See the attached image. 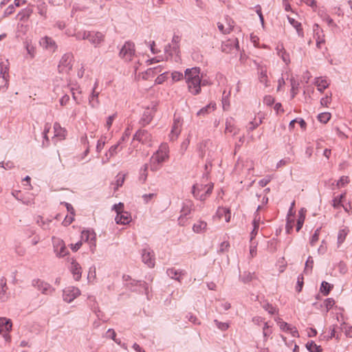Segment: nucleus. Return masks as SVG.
<instances>
[{"label":"nucleus","mask_w":352,"mask_h":352,"mask_svg":"<svg viewBox=\"0 0 352 352\" xmlns=\"http://www.w3.org/2000/svg\"><path fill=\"white\" fill-rule=\"evenodd\" d=\"M166 75H167L166 72H164V73L161 74L155 79V83L158 84V85L162 84L167 78Z\"/></svg>","instance_id":"62"},{"label":"nucleus","mask_w":352,"mask_h":352,"mask_svg":"<svg viewBox=\"0 0 352 352\" xmlns=\"http://www.w3.org/2000/svg\"><path fill=\"white\" fill-rule=\"evenodd\" d=\"M38 13L44 18H47V6L43 0H36Z\"/></svg>","instance_id":"26"},{"label":"nucleus","mask_w":352,"mask_h":352,"mask_svg":"<svg viewBox=\"0 0 352 352\" xmlns=\"http://www.w3.org/2000/svg\"><path fill=\"white\" fill-rule=\"evenodd\" d=\"M239 48V41L237 38L229 39L223 42L221 45V50L225 53H230L233 50L236 51Z\"/></svg>","instance_id":"16"},{"label":"nucleus","mask_w":352,"mask_h":352,"mask_svg":"<svg viewBox=\"0 0 352 352\" xmlns=\"http://www.w3.org/2000/svg\"><path fill=\"white\" fill-rule=\"evenodd\" d=\"M12 322L10 319L0 318V334H2L6 341L10 340L8 332L12 329Z\"/></svg>","instance_id":"9"},{"label":"nucleus","mask_w":352,"mask_h":352,"mask_svg":"<svg viewBox=\"0 0 352 352\" xmlns=\"http://www.w3.org/2000/svg\"><path fill=\"white\" fill-rule=\"evenodd\" d=\"M112 209L117 213L115 218L116 223L125 225L131 221V214L124 210V204L120 202L118 204H114Z\"/></svg>","instance_id":"1"},{"label":"nucleus","mask_w":352,"mask_h":352,"mask_svg":"<svg viewBox=\"0 0 352 352\" xmlns=\"http://www.w3.org/2000/svg\"><path fill=\"white\" fill-rule=\"evenodd\" d=\"M216 109V103L211 102L208 104H207L206 107L201 108L197 113V116H205L207 114L211 113L212 111H214Z\"/></svg>","instance_id":"24"},{"label":"nucleus","mask_w":352,"mask_h":352,"mask_svg":"<svg viewBox=\"0 0 352 352\" xmlns=\"http://www.w3.org/2000/svg\"><path fill=\"white\" fill-rule=\"evenodd\" d=\"M135 54V44L131 41H126L119 52L120 58L126 62L131 61Z\"/></svg>","instance_id":"2"},{"label":"nucleus","mask_w":352,"mask_h":352,"mask_svg":"<svg viewBox=\"0 0 352 352\" xmlns=\"http://www.w3.org/2000/svg\"><path fill=\"white\" fill-rule=\"evenodd\" d=\"M347 234H348V230L346 229H342L339 231L338 234V246H340L344 241Z\"/></svg>","instance_id":"46"},{"label":"nucleus","mask_w":352,"mask_h":352,"mask_svg":"<svg viewBox=\"0 0 352 352\" xmlns=\"http://www.w3.org/2000/svg\"><path fill=\"white\" fill-rule=\"evenodd\" d=\"M8 60L0 62V75L6 79V74L8 72Z\"/></svg>","instance_id":"42"},{"label":"nucleus","mask_w":352,"mask_h":352,"mask_svg":"<svg viewBox=\"0 0 352 352\" xmlns=\"http://www.w3.org/2000/svg\"><path fill=\"white\" fill-rule=\"evenodd\" d=\"M40 44L43 47H45L47 50H50L54 51V50L56 48L55 41L52 38L48 37V36H45V37L41 38V40L40 41Z\"/></svg>","instance_id":"23"},{"label":"nucleus","mask_w":352,"mask_h":352,"mask_svg":"<svg viewBox=\"0 0 352 352\" xmlns=\"http://www.w3.org/2000/svg\"><path fill=\"white\" fill-rule=\"evenodd\" d=\"M262 307L270 314H274L276 312V309L272 305L266 302L262 305Z\"/></svg>","instance_id":"50"},{"label":"nucleus","mask_w":352,"mask_h":352,"mask_svg":"<svg viewBox=\"0 0 352 352\" xmlns=\"http://www.w3.org/2000/svg\"><path fill=\"white\" fill-rule=\"evenodd\" d=\"M306 348L309 352H322L320 346L317 345L314 341H309L306 344Z\"/></svg>","instance_id":"38"},{"label":"nucleus","mask_w":352,"mask_h":352,"mask_svg":"<svg viewBox=\"0 0 352 352\" xmlns=\"http://www.w3.org/2000/svg\"><path fill=\"white\" fill-rule=\"evenodd\" d=\"M156 104L152 103L151 106L148 107L144 111L142 118L140 120V124L143 126L148 124L152 120L155 113L156 112Z\"/></svg>","instance_id":"6"},{"label":"nucleus","mask_w":352,"mask_h":352,"mask_svg":"<svg viewBox=\"0 0 352 352\" xmlns=\"http://www.w3.org/2000/svg\"><path fill=\"white\" fill-rule=\"evenodd\" d=\"M331 118V113L328 112H324L318 114V119L322 123H327Z\"/></svg>","instance_id":"47"},{"label":"nucleus","mask_w":352,"mask_h":352,"mask_svg":"<svg viewBox=\"0 0 352 352\" xmlns=\"http://www.w3.org/2000/svg\"><path fill=\"white\" fill-rule=\"evenodd\" d=\"M32 286L41 291L44 294H51L54 289L51 285L40 279L32 280Z\"/></svg>","instance_id":"11"},{"label":"nucleus","mask_w":352,"mask_h":352,"mask_svg":"<svg viewBox=\"0 0 352 352\" xmlns=\"http://www.w3.org/2000/svg\"><path fill=\"white\" fill-rule=\"evenodd\" d=\"M96 87H97V82L95 83L94 87L93 88V90H92L91 95L90 96V97L89 98V104L94 108L97 107L99 104V101H98V98L99 93L96 91Z\"/></svg>","instance_id":"27"},{"label":"nucleus","mask_w":352,"mask_h":352,"mask_svg":"<svg viewBox=\"0 0 352 352\" xmlns=\"http://www.w3.org/2000/svg\"><path fill=\"white\" fill-rule=\"evenodd\" d=\"M288 21L289 23L296 30L298 35L300 37H303L304 32L301 28V23L289 16H288Z\"/></svg>","instance_id":"29"},{"label":"nucleus","mask_w":352,"mask_h":352,"mask_svg":"<svg viewBox=\"0 0 352 352\" xmlns=\"http://www.w3.org/2000/svg\"><path fill=\"white\" fill-rule=\"evenodd\" d=\"M333 287V286L330 283L326 281H322L321 283L320 291L324 296H327L330 293Z\"/></svg>","instance_id":"36"},{"label":"nucleus","mask_w":352,"mask_h":352,"mask_svg":"<svg viewBox=\"0 0 352 352\" xmlns=\"http://www.w3.org/2000/svg\"><path fill=\"white\" fill-rule=\"evenodd\" d=\"M225 132L233 133V135H235L236 134L238 133L239 129H237L236 127L234 126V124L232 123V120H227V121L226 122Z\"/></svg>","instance_id":"33"},{"label":"nucleus","mask_w":352,"mask_h":352,"mask_svg":"<svg viewBox=\"0 0 352 352\" xmlns=\"http://www.w3.org/2000/svg\"><path fill=\"white\" fill-rule=\"evenodd\" d=\"M163 162H158L157 160H155L153 159V156H152L150 159V168L152 171H157L158 170L160 167H161V164H162Z\"/></svg>","instance_id":"45"},{"label":"nucleus","mask_w":352,"mask_h":352,"mask_svg":"<svg viewBox=\"0 0 352 352\" xmlns=\"http://www.w3.org/2000/svg\"><path fill=\"white\" fill-rule=\"evenodd\" d=\"M52 244L54 247V251L58 257H64L68 254L69 252L66 248L64 241L56 237H52Z\"/></svg>","instance_id":"4"},{"label":"nucleus","mask_w":352,"mask_h":352,"mask_svg":"<svg viewBox=\"0 0 352 352\" xmlns=\"http://www.w3.org/2000/svg\"><path fill=\"white\" fill-rule=\"evenodd\" d=\"M214 322L216 324L218 329L221 331H226L229 328V324L226 322H219L217 320H214Z\"/></svg>","instance_id":"57"},{"label":"nucleus","mask_w":352,"mask_h":352,"mask_svg":"<svg viewBox=\"0 0 352 352\" xmlns=\"http://www.w3.org/2000/svg\"><path fill=\"white\" fill-rule=\"evenodd\" d=\"M207 185L204 184H194L192 189V193L193 196L201 201H204L206 199V195H204L202 192L205 190Z\"/></svg>","instance_id":"19"},{"label":"nucleus","mask_w":352,"mask_h":352,"mask_svg":"<svg viewBox=\"0 0 352 352\" xmlns=\"http://www.w3.org/2000/svg\"><path fill=\"white\" fill-rule=\"evenodd\" d=\"M298 85H299L298 83H296L295 81H293L292 80V90H291V92H292V98H294L296 96V95L297 94L298 89Z\"/></svg>","instance_id":"60"},{"label":"nucleus","mask_w":352,"mask_h":352,"mask_svg":"<svg viewBox=\"0 0 352 352\" xmlns=\"http://www.w3.org/2000/svg\"><path fill=\"white\" fill-rule=\"evenodd\" d=\"M217 216L221 219L225 217L226 222H229L231 218L230 210L227 208L219 207L216 213Z\"/></svg>","instance_id":"25"},{"label":"nucleus","mask_w":352,"mask_h":352,"mask_svg":"<svg viewBox=\"0 0 352 352\" xmlns=\"http://www.w3.org/2000/svg\"><path fill=\"white\" fill-rule=\"evenodd\" d=\"M206 227H207L206 222H205L204 221H199L197 223L194 224V226L192 227V230L195 232L200 233L202 231L205 230L206 229Z\"/></svg>","instance_id":"39"},{"label":"nucleus","mask_w":352,"mask_h":352,"mask_svg":"<svg viewBox=\"0 0 352 352\" xmlns=\"http://www.w3.org/2000/svg\"><path fill=\"white\" fill-rule=\"evenodd\" d=\"M324 306L326 308V311L327 312L329 311L331 309L333 308V307L335 305V300L333 298H327L324 300Z\"/></svg>","instance_id":"51"},{"label":"nucleus","mask_w":352,"mask_h":352,"mask_svg":"<svg viewBox=\"0 0 352 352\" xmlns=\"http://www.w3.org/2000/svg\"><path fill=\"white\" fill-rule=\"evenodd\" d=\"M172 79L173 81H179L184 77L182 73L179 72H174L171 74Z\"/></svg>","instance_id":"61"},{"label":"nucleus","mask_w":352,"mask_h":352,"mask_svg":"<svg viewBox=\"0 0 352 352\" xmlns=\"http://www.w3.org/2000/svg\"><path fill=\"white\" fill-rule=\"evenodd\" d=\"M315 85H316L318 90L320 92L323 91L329 85L325 79L318 78L316 79Z\"/></svg>","instance_id":"37"},{"label":"nucleus","mask_w":352,"mask_h":352,"mask_svg":"<svg viewBox=\"0 0 352 352\" xmlns=\"http://www.w3.org/2000/svg\"><path fill=\"white\" fill-rule=\"evenodd\" d=\"M142 261L148 265L149 267H153L155 265V258L153 250L146 248L142 251Z\"/></svg>","instance_id":"10"},{"label":"nucleus","mask_w":352,"mask_h":352,"mask_svg":"<svg viewBox=\"0 0 352 352\" xmlns=\"http://www.w3.org/2000/svg\"><path fill=\"white\" fill-rule=\"evenodd\" d=\"M8 289V287L6 285V280L4 278L0 279V299L2 300H5L6 298V291Z\"/></svg>","instance_id":"34"},{"label":"nucleus","mask_w":352,"mask_h":352,"mask_svg":"<svg viewBox=\"0 0 352 352\" xmlns=\"http://www.w3.org/2000/svg\"><path fill=\"white\" fill-rule=\"evenodd\" d=\"M186 318L188 319V321H190V322H192L195 324H201L199 319L191 313H188L186 316Z\"/></svg>","instance_id":"55"},{"label":"nucleus","mask_w":352,"mask_h":352,"mask_svg":"<svg viewBox=\"0 0 352 352\" xmlns=\"http://www.w3.org/2000/svg\"><path fill=\"white\" fill-rule=\"evenodd\" d=\"M261 208V206H258L256 212L254 213V218L252 222L253 224V230L251 232V238L250 241H252L253 239L256 236L259 228V223L261 221V217L258 214V210Z\"/></svg>","instance_id":"21"},{"label":"nucleus","mask_w":352,"mask_h":352,"mask_svg":"<svg viewBox=\"0 0 352 352\" xmlns=\"http://www.w3.org/2000/svg\"><path fill=\"white\" fill-rule=\"evenodd\" d=\"M167 275L173 279L180 281V277L184 274L183 271H178L175 268H168L166 270Z\"/></svg>","instance_id":"28"},{"label":"nucleus","mask_w":352,"mask_h":352,"mask_svg":"<svg viewBox=\"0 0 352 352\" xmlns=\"http://www.w3.org/2000/svg\"><path fill=\"white\" fill-rule=\"evenodd\" d=\"M81 238L82 240H84L85 241H95L96 234L93 231L84 230L82 232Z\"/></svg>","instance_id":"35"},{"label":"nucleus","mask_w":352,"mask_h":352,"mask_svg":"<svg viewBox=\"0 0 352 352\" xmlns=\"http://www.w3.org/2000/svg\"><path fill=\"white\" fill-rule=\"evenodd\" d=\"M345 197V194H341L338 197H335L332 200L333 204L332 206L335 208H338L341 206V202L342 201V199Z\"/></svg>","instance_id":"49"},{"label":"nucleus","mask_w":352,"mask_h":352,"mask_svg":"<svg viewBox=\"0 0 352 352\" xmlns=\"http://www.w3.org/2000/svg\"><path fill=\"white\" fill-rule=\"evenodd\" d=\"M133 140H136L142 144L151 145V135L146 130L140 129L134 135Z\"/></svg>","instance_id":"13"},{"label":"nucleus","mask_w":352,"mask_h":352,"mask_svg":"<svg viewBox=\"0 0 352 352\" xmlns=\"http://www.w3.org/2000/svg\"><path fill=\"white\" fill-rule=\"evenodd\" d=\"M148 164H144V166L140 168L139 179L142 183H144L146 182V179H147V176H148L147 170H148Z\"/></svg>","instance_id":"40"},{"label":"nucleus","mask_w":352,"mask_h":352,"mask_svg":"<svg viewBox=\"0 0 352 352\" xmlns=\"http://www.w3.org/2000/svg\"><path fill=\"white\" fill-rule=\"evenodd\" d=\"M76 36V39L78 40H85V39H87L88 40V38H89V32H86V31H84V32H78V33H76L75 34Z\"/></svg>","instance_id":"58"},{"label":"nucleus","mask_w":352,"mask_h":352,"mask_svg":"<svg viewBox=\"0 0 352 352\" xmlns=\"http://www.w3.org/2000/svg\"><path fill=\"white\" fill-rule=\"evenodd\" d=\"M259 80L261 83L264 84L266 87L267 85V76L266 70H261L259 74Z\"/></svg>","instance_id":"53"},{"label":"nucleus","mask_w":352,"mask_h":352,"mask_svg":"<svg viewBox=\"0 0 352 352\" xmlns=\"http://www.w3.org/2000/svg\"><path fill=\"white\" fill-rule=\"evenodd\" d=\"M276 50H277V54L278 56H279L280 57H281V58L283 59V60L286 63V64H288L289 62H290V60H289V54L287 53V52L285 51V50L284 49V47L283 46H281V47L280 48L279 46H278L276 47Z\"/></svg>","instance_id":"32"},{"label":"nucleus","mask_w":352,"mask_h":352,"mask_svg":"<svg viewBox=\"0 0 352 352\" xmlns=\"http://www.w3.org/2000/svg\"><path fill=\"white\" fill-rule=\"evenodd\" d=\"M89 42L95 47H99L104 40V35L100 32H89Z\"/></svg>","instance_id":"15"},{"label":"nucleus","mask_w":352,"mask_h":352,"mask_svg":"<svg viewBox=\"0 0 352 352\" xmlns=\"http://www.w3.org/2000/svg\"><path fill=\"white\" fill-rule=\"evenodd\" d=\"M73 55L71 53L65 54L59 63L58 68L62 72H68L72 67Z\"/></svg>","instance_id":"7"},{"label":"nucleus","mask_w":352,"mask_h":352,"mask_svg":"<svg viewBox=\"0 0 352 352\" xmlns=\"http://www.w3.org/2000/svg\"><path fill=\"white\" fill-rule=\"evenodd\" d=\"M349 182L348 177L342 176L337 182V186L338 188L343 187L346 184Z\"/></svg>","instance_id":"63"},{"label":"nucleus","mask_w":352,"mask_h":352,"mask_svg":"<svg viewBox=\"0 0 352 352\" xmlns=\"http://www.w3.org/2000/svg\"><path fill=\"white\" fill-rule=\"evenodd\" d=\"M74 216H73V214L67 215L65 217L64 221H63V224L65 226H67L70 225L74 221Z\"/></svg>","instance_id":"64"},{"label":"nucleus","mask_w":352,"mask_h":352,"mask_svg":"<svg viewBox=\"0 0 352 352\" xmlns=\"http://www.w3.org/2000/svg\"><path fill=\"white\" fill-rule=\"evenodd\" d=\"M54 137L59 138L60 139H63L65 135V130L63 129L59 123L55 122L54 124Z\"/></svg>","instance_id":"31"},{"label":"nucleus","mask_w":352,"mask_h":352,"mask_svg":"<svg viewBox=\"0 0 352 352\" xmlns=\"http://www.w3.org/2000/svg\"><path fill=\"white\" fill-rule=\"evenodd\" d=\"M80 294V291L78 287L69 286L63 291V300L67 302H72Z\"/></svg>","instance_id":"5"},{"label":"nucleus","mask_w":352,"mask_h":352,"mask_svg":"<svg viewBox=\"0 0 352 352\" xmlns=\"http://www.w3.org/2000/svg\"><path fill=\"white\" fill-rule=\"evenodd\" d=\"M122 147L120 146V141H118L117 144L111 146L109 151L105 153V157H104L102 160V163L103 164L107 163L110 158L113 157L116 155L118 151H121Z\"/></svg>","instance_id":"18"},{"label":"nucleus","mask_w":352,"mask_h":352,"mask_svg":"<svg viewBox=\"0 0 352 352\" xmlns=\"http://www.w3.org/2000/svg\"><path fill=\"white\" fill-rule=\"evenodd\" d=\"M36 222L43 230L50 229L51 220H44L42 217H38Z\"/></svg>","instance_id":"43"},{"label":"nucleus","mask_w":352,"mask_h":352,"mask_svg":"<svg viewBox=\"0 0 352 352\" xmlns=\"http://www.w3.org/2000/svg\"><path fill=\"white\" fill-rule=\"evenodd\" d=\"M320 230V228L316 229L314 234L311 236V239L310 240V245L311 246H314L316 243L318 241Z\"/></svg>","instance_id":"56"},{"label":"nucleus","mask_w":352,"mask_h":352,"mask_svg":"<svg viewBox=\"0 0 352 352\" xmlns=\"http://www.w3.org/2000/svg\"><path fill=\"white\" fill-rule=\"evenodd\" d=\"M33 12V10L30 8H26L22 10L17 15L20 21H27Z\"/></svg>","instance_id":"30"},{"label":"nucleus","mask_w":352,"mask_h":352,"mask_svg":"<svg viewBox=\"0 0 352 352\" xmlns=\"http://www.w3.org/2000/svg\"><path fill=\"white\" fill-rule=\"evenodd\" d=\"M201 77L188 82L187 84L188 91L194 96L198 95L201 91Z\"/></svg>","instance_id":"20"},{"label":"nucleus","mask_w":352,"mask_h":352,"mask_svg":"<svg viewBox=\"0 0 352 352\" xmlns=\"http://www.w3.org/2000/svg\"><path fill=\"white\" fill-rule=\"evenodd\" d=\"M193 204L191 201L185 202L181 210V215L179 216L178 221L180 225L184 226L185 223L186 217L191 212Z\"/></svg>","instance_id":"17"},{"label":"nucleus","mask_w":352,"mask_h":352,"mask_svg":"<svg viewBox=\"0 0 352 352\" xmlns=\"http://www.w3.org/2000/svg\"><path fill=\"white\" fill-rule=\"evenodd\" d=\"M217 27L219 31L223 34H229L232 30V26L231 25H229V27L225 28L224 25L221 23H217Z\"/></svg>","instance_id":"54"},{"label":"nucleus","mask_w":352,"mask_h":352,"mask_svg":"<svg viewBox=\"0 0 352 352\" xmlns=\"http://www.w3.org/2000/svg\"><path fill=\"white\" fill-rule=\"evenodd\" d=\"M200 68L197 67L186 69L184 72V78L186 84L200 78Z\"/></svg>","instance_id":"12"},{"label":"nucleus","mask_w":352,"mask_h":352,"mask_svg":"<svg viewBox=\"0 0 352 352\" xmlns=\"http://www.w3.org/2000/svg\"><path fill=\"white\" fill-rule=\"evenodd\" d=\"M169 148L167 144H162L158 150L152 155L158 162H165L168 158Z\"/></svg>","instance_id":"8"},{"label":"nucleus","mask_w":352,"mask_h":352,"mask_svg":"<svg viewBox=\"0 0 352 352\" xmlns=\"http://www.w3.org/2000/svg\"><path fill=\"white\" fill-rule=\"evenodd\" d=\"M182 125V119L179 117L177 118L175 116L173 124L172 129H171V131L170 133V140L173 141L178 138L179 135L181 133Z\"/></svg>","instance_id":"14"},{"label":"nucleus","mask_w":352,"mask_h":352,"mask_svg":"<svg viewBox=\"0 0 352 352\" xmlns=\"http://www.w3.org/2000/svg\"><path fill=\"white\" fill-rule=\"evenodd\" d=\"M313 266H314V260L311 256H309L305 263V267L304 270V272L307 274V273L311 272Z\"/></svg>","instance_id":"48"},{"label":"nucleus","mask_w":352,"mask_h":352,"mask_svg":"<svg viewBox=\"0 0 352 352\" xmlns=\"http://www.w3.org/2000/svg\"><path fill=\"white\" fill-rule=\"evenodd\" d=\"M70 271L73 274L74 278L76 280H79L80 279L82 274L81 267L74 259H72V261L71 262Z\"/></svg>","instance_id":"22"},{"label":"nucleus","mask_w":352,"mask_h":352,"mask_svg":"<svg viewBox=\"0 0 352 352\" xmlns=\"http://www.w3.org/2000/svg\"><path fill=\"white\" fill-rule=\"evenodd\" d=\"M214 147L212 146V142L210 140L204 141L201 143L199 146V153L201 157H204L206 155H208V160L210 165H211V161L214 157V153L212 148Z\"/></svg>","instance_id":"3"},{"label":"nucleus","mask_w":352,"mask_h":352,"mask_svg":"<svg viewBox=\"0 0 352 352\" xmlns=\"http://www.w3.org/2000/svg\"><path fill=\"white\" fill-rule=\"evenodd\" d=\"M179 44H172V45H168L165 47V52L169 54L170 56H172L173 52H174L176 54H178L179 53Z\"/></svg>","instance_id":"41"},{"label":"nucleus","mask_w":352,"mask_h":352,"mask_svg":"<svg viewBox=\"0 0 352 352\" xmlns=\"http://www.w3.org/2000/svg\"><path fill=\"white\" fill-rule=\"evenodd\" d=\"M305 219V215H300L298 216V220H297V225H296V231L298 232L302 228L304 221Z\"/></svg>","instance_id":"59"},{"label":"nucleus","mask_w":352,"mask_h":352,"mask_svg":"<svg viewBox=\"0 0 352 352\" xmlns=\"http://www.w3.org/2000/svg\"><path fill=\"white\" fill-rule=\"evenodd\" d=\"M162 72V67L161 65H159V66H157L155 67L148 69L146 71V75L149 76H153Z\"/></svg>","instance_id":"44"},{"label":"nucleus","mask_w":352,"mask_h":352,"mask_svg":"<svg viewBox=\"0 0 352 352\" xmlns=\"http://www.w3.org/2000/svg\"><path fill=\"white\" fill-rule=\"evenodd\" d=\"M253 275L250 272H245L240 276V279L244 283H249L252 280Z\"/></svg>","instance_id":"52"}]
</instances>
